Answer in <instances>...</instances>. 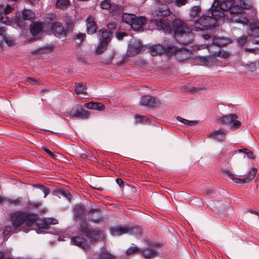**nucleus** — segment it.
<instances>
[{"label": "nucleus", "instance_id": "nucleus-35", "mask_svg": "<svg viewBox=\"0 0 259 259\" xmlns=\"http://www.w3.org/2000/svg\"><path fill=\"white\" fill-rule=\"evenodd\" d=\"M75 93L76 94H86L87 87L83 83H75Z\"/></svg>", "mask_w": 259, "mask_h": 259}, {"label": "nucleus", "instance_id": "nucleus-64", "mask_svg": "<svg viewBox=\"0 0 259 259\" xmlns=\"http://www.w3.org/2000/svg\"><path fill=\"white\" fill-rule=\"evenodd\" d=\"M41 203L40 202L30 203L29 206L32 207H39L41 205Z\"/></svg>", "mask_w": 259, "mask_h": 259}, {"label": "nucleus", "instance_id": "nucleus-50", "mask_svg": "<svg viewBox=\"0 0 259 259\" xmlns=\"http://www.w3.org/2000/svg\"><path fill=\"white\" fill-rule=\"evenodd\" d=\"M243 150L244 153L247 155V157L250 159H253L254 158L253 156V153L252 152L249 151L248 149H240L239 151L241 152Z\"/></svg>", "mask_w": 259, "mask_h": 259}, {"label": "nucleus", "instance_id": "nucleus-46", "mask_svg": "<svg viewBox=\"0 0 259 259\" xmlns=\"http://www.w3.org/2000/svg\"><path fill=\"white\" fill-rule=\"evenodd\" d=\"M111 6V0H104L101 3V7L103 9L108 10Z\"/></svg>", "mask_w": 259, "mask_h": 259}, {"label": "nucleus", "instance_id": "nucleus-13", "mask_svg": "<svg viewBox=\"0 0 259 259\" xmlns=\"http://www.w3.org/2000/svg\"><path fill=\"white\" fill-rule=\"evenodd\" d=\"M155 24L157 29L161 30L166 34L171 33V27L169 22L167 21V19L162 18H155Z\"/></svg>", "mask_w": 259, "mask_h": 259}, {"label": "nucleus", "instance_id": "nucleus-16", "mask_svg": "<svg viewBox=\"0 0 259 259\" xmlns=\"http://www.w3.org/2000/svg\"><path fill=\"white\" fill-rule=\"evenodd\" d=\"M170 11L166 4L159 5L158 7L154 11L153 15H154V18H158L163 17L164 18L170 15Z\"/></svg>", "mask_w": 259, "mask_h": 259}, {"label": "nucleus", "instance_id": "nucleus-11", "mask_svg": "<svg viewBox=\"0 0 259 259\" xmlns=\"http://www.w3.org/2000/svg\"><path fill=\"white\" fill-rule=\"evenodd\" d=\"M159 243L149 244L148 247L140 249V253L146 259H151L157 255L158 252L156 248L159 247Z\"/></svg>", "mask_w": 259, "mask_h": 259}, {"label": "nucleus", "instance_id": "nucleus-7", "mask_svg": "<svg viewBox=\"0 0 259 259\" xmlns=\"http://www.w3.org/2000/svg\"><path fill=\"white\" fill-rule=\"evenodd\" d=\"M164 53L168 56H171L176 54L178 56V59L179 61H183L189 58V52L185 49H180L176 46L170 45L167 46H164Z\"/></svg>", "mask_w": 259, "mask_h": 259}, {"label": "nucleus", "instance_id": "nucleus-47", "mask_svg": "<svg viewBox=\"0 0 259 259\" xmlns=\"http://www.w3.org/2000/svg\"><path fill=\"white\" fill-rule=\"evenodd\" d=\"M5 15V14L0 15V22L4 24L9 25L11 21L9 20L8 18Z\"/></svg>", "mask_w": 259, "mask_h": 259}, {"label": "nucleus", "instance_id": "nucleus-10", "mask_svg": "<svg viewBox=\"0 0 259 259\" xmlns=\"http://www.w3.org/2000/svg\"><path fill=\"white\" fill-rule=\"evenodd\" d=\"M140 105L145 107L154 108L159 107L161 103L156 98L147 95L141 97Z\"/></svg>", "mask_w": 259, "mask_h": 259}, {"label": "nucleus", "instance_id": "nucleus-38", "mask_svg": "<svg viewBox=\"0 0 259 259\" xmlns=\"http://www.w3.org/2000/svg\"><path fill=\"white\" fill-rule=\"evenodd\" d=\"M73 21L70 19H68L65 20L66 28L65 29V33L66 36L70 32L73 31Z\"/></svg>", "mask_w": 259, "mask_h": 259}, {"label": "nucleus", "instance_id": "nucleus-1", "mask_svg": "<svg viewBox=\"0 0 259 259\" xmlns=\"http://www.w3.org/2000/svg\"><path fill=\"white\" fill-rule=\"evenodd\" d=\"M215 3V2L213 3L205 14L195 21L194 26L196 31H204L214 27L218 21L224 16V13L214 6Z\"/></svg>", "mask_w": 259, "mask_h": 259}, {"label": "nucleus", "instance_id": "nucleus-15", "mask_svg": "<svg viewBox=\"0 0 259 259\" xmlns=\"http://www.w3.org/2000/svg\"><path fill=\"white\" fill-rule=\"evenodd\" d=\"M250 36L252 44L259 45V22L255 21L250 25Z\"/></svg>", "mask_w": 259, "mask_h": 259}, {"label": "nucleus", "instance_id": "nucleus-18", "mask_svg": "<svg viewBox=\"0 0 259 259\" xmlns=\"http://www.w3.org/2000/svg\"><path fill=\"white\" fill-rule=\"evenodd\" d=\"M227 132L228 131L226 130L220 128L209 133L208 136L209 138L213 139L214 140L221 142L226 140Z\"/></svg>", "mask_w": 259, "mask_h": 259}, {"label": "nucleus", "instance_id": "nucleus-48", "mask_svg": "<svg viewBox=\"0 0 259 259\" xmlns=\"http://www.w3.org/2000/svg\"><path fill=\"white\" fill-rule=\"evenodd\" d=\"M174 2L176 6L180 7L185 5L188 3V0H175Z\"/></svg>", "mask_w": 259, "mask_h": 259}, {"label": "nucleus", "instance_id": "nucleus-54", "mask_svg": "<svg viewBox=\"0 0 259 259\" xmlns=\"http://www.w3.org/2000/svg\"><path fill=\"white\" fill-rule=\"evenodd\" d=\"M146 48V47L144 46L143 45H140L139 46L135 48L136 54H139L141 52L144 51Z\"/></svg>", "mask_w": 259, "mask_h": 259}, {"label": "nucleus", "instance_id": "nucleus-33", "mask_svg": "<svg viewBox=\"0 0 259 259\" xmlns=\"http://www.w3.org/2000/svg\"><path fill=\"white\" fill-rule=\"evenodd\" d=\"M77 46H80L86 38V34L83 33L78 32L75 33L73 36Z\"/></svg>", "mask_w": 259, "mask_h": 259}, {"label": "nucleus", "instance_id": "nucleus-61", "mask_svg": "<svg viewBox=\"0 0 259 259\" xmlns=\"http://www.w3.org/2000/svg\"><path fill=\"white\" fill-rule=\"evenodd\" d=\"M177 119L179 121H180V122H182V123H184L185 124L188 125V120L186 119L185 118H182V117H180V116H178L177 117Z\"/></svg>", "mask_w": 259, "mask_h": 259}, {"label": "nucleus", "instance_id": "nucleus-55", "mask_svg": "<svg viewBox=\"0 0 259 259\" xmlns=\"http://www.w3.org/2000/svg\"><path fill=\"white\" fill-rule=\"evenodd\" d=\"M15 22L17 25L21 28H23L25 26L23 21H22L20 18H16Z\"/></svg>", "mask_w": 259, "mask_h": 259}, {"label": "nucleus", "instance_id": "nucleus-8", "mask_svg": "<svg viewBox=\"0 0 259 259\" xmlns=\"http://www.w3.org/2000/svg\"><path fill=\"white\" fill-rule=\"evenodd\" d=\"M210 53L212 56L199 57V61L207 66H212L215 63V59L213 56H218L227 59L230 56L229 53L224 51L221 52L220 49L212 51Z\"/></svg>", "mask_w": 259, "mask_h": 259}, {"label": "nucleus", "instance_id": "nucleus-29", "mask_svg": "<svg viewBox=\"0 0 259 259\" xmlns=\"http://www.w3.org/2000/svg\"><path fill=\"white\" fill-rule=\"evenodd\" d=\"M148 48L150 54L153 56L161 55L164 52V46L161 45H153Z\"/></svg>", "mask_w": 259, "mask_h": 259}, {"label": "nucleus", "instance_id": "nucleus-63", "mask_svg": "<svg viewBox=\"0 0 259 259\" xmlns=\"http://www.w3.org/2000/svg\"><path fill=\"white\" fill-rule=\"evenodd\" d=\"M116 182L117 184L121 187H123L124 186V183L123 180L120 178H117L116 179Z\"/></svg>", "mask_w": 259, "mask_h": 259}, {"label": "nucleus", "instance_id": "nucleus-49", "mask_svg": "<svg viewBox=\"0 0 259 259\" xmlns=\"http://www.w3.org/2000/svg\"><path fill=\"white\" fill-rule=\"evenodd\" d=\"M113 58V56L111 55L107 58H102L101 62L106 65L110 64L112 62Z\"/></svg>", "mask_w": 259, "mask_h": 259}, {"label": "nucleus", "instance_id": "nucleus-9", "mask_svg": "<svg viewBox=\"0 0 259 259\" xmlns=\"http://www.w3.org/2000/svg\"><path fill=\"white\" fill-rule=\"evenodd\" d=\"M110 231L111 234L113 236H120L127 233L140 234L141 232V229L139 228L127 225L124 226H117L111 227L110 229Z\"/></svg>", "mask_w": 259, "mask_h": 259}, {"label": "nucleus", "instance_id": "nucleus-37", "mask_svg": "<svg viewBox=\"0 0 259 259\" xmlns=\"http://www.w3.org/2000/svg\"><path fill=\"white\" fill-rule=\"evenodd\" d=\"M70 4L69 0H57L56 7L59 9H64L67 8Z\"/></svg>", "mask_w": 259, "mask_h": 259}, {"label": "nucleus", "instance_id": "nucleus-24", "mask_svg": "<svg viewBox=\"0 0 259 259\" xmlns=\"http://www.w3.org/2000/svg\"><path fill=\"white\" fill-rule=\"evenodd\" d=\"M74 219L83 220V222H86V218L84 216L85 209L81 205H76L73 209Z\"/></svg>", "mask_w": 259, "mask_h": 259}, {"label": "nucleus", "instance_id": "nucleus-12", "mask_svg": "<svg viewBox=\"0 0 259 259\" xmlns=\"http://www.w3.org/2000/svg\"><path fill=\"white\" fill-rule=\"evenodd\" d=\"M90 115V112L85 110L79 104L76 105L70 111V116L73 118L85 119L88 118Z\"/></svg>", "mask_w": 259, "mask_h": 259}, {"label": "nucleus", "instance_id": "nucleus-58", "mask_svg": "<svg viewBox=\"0 0 259 259\" xmlns=\"http://www.w3.org/2000/svg\"><path fill=\"white\" fill-rule=\"evenodd\" d=\"M126 35H127L124 32H118L116 34L117 38L119 40H122L123 38Z\"/></svg>", "mask_w": 259, "mask_h": 259}, {"label": "nucleus", "instance_id": "nucleus-43", "mask_svg": "<svg viewBox=\"0 0 259 259\" xmlns=\"http://www.w3.org/2000/svg\"><path fill=\"white\" fill-rule=\"evenodd\" d=\"M222 171L225 173L230 179L232 180L235 183H238L237 179H238V178L236 177L233 173L230 171V170L228 169H222Z\"/></svg>", "mask_w": 259, "mask_h": 259}, {"label": "nucleus", "instance_id": "nucleus-40", "mask_svg": "<svg viewBox=\"0 0 259 259\" xmlns=\"http://www.w3.org/2000/svg\"><path fill=\"white\" fill-rule=\"evenodd\" d=\"M34 188H38L41 190L44 193V197H46V196L50 193V189L41 184H34L33 185Z\"/></svg>", "mask_w": 259, "mask_h": 259}, {"label": "nucleus", "instance_id": "nucleus-20", "mask_svg": "<svg viewBox=\"0 0 259 259\" xmlns=\"http://www.w3.org/2000/svg\"><path fill=\"white\" fill-rule=\"evenodd\" d=\"M85 22L87 33L90 35L95 33L97 30V25L93 17L89 16Z\"/></svg>", "mask_w": 259, "mask_h": 259}, {"label": "nucleus", "instance_id": "nucleus-32", "mask_svg": "<svg viewBox=\"0 0 259 259\" xmlns=\"http://www.w3.org/2000/svg\"><path fill=\"white\" fill-rule=\"evenodd\" d=\"M135 18H136V16L133 14L124 13L122 16V21L131 26Z\"/></svg>", "mask_w": 259, "mask_h": 259}, {"label": "nucleus", "instance_id": "nucleus-3", "mask_svg": "<svg viewBox=\"0 0 259 259\" xmlns=\"http://www.w3.org/2000/svg\"><path fill=\"white\" fill-rule=\"evenodd\" d=\"M98 34L99 44L96 53L97 54H101L106 50L108 44L113 37V31L102 28L98 30Z\"/></svg>", "mask_w": 259, "mask_h": 259}, {"label": "nucleus", "instance_id": "nucleus-53", "mask_svg": "<svg viewBox=\"0 0 259 259\" xmlns=\"http://www.w3.org/2000/svg\"><path fill=\"white\" fill-rule=\"evenodd\" d=\"M53 49L54 47L53 46H47L42 48L41 50H42L43 52L50 53L53 51Z\"/></svg>", "mask_w": 259, "mask_h": 259}, {"label": "nucleus", "instance_id": "nucleus-45", "mask_svg": "<svg viewBox=\"0 0 259 259\" xmlns=\"http://www.w3.org/2000/svg\"><path fill=\"white\" fill-rule=\"evenodd\" d=\"M135 253H140V248L137 246H131L126 251V254L127 255H131Z\"/></svg>", "mask_w": 259, "mask_h": 259}, {"label": "nucleus", "instance_id": "nucleus-25", "mask_svg": "<svg viewBox=\"0 0 259 259\" xmlns=\"http://www.w3.org/2000/svg\"><path fill=\"white\" fill-rule=\"evenodd\" d=\"M257 172L256 168L252 167L248 172L245 176L244 178H239L237 179L238 184H243L252 180Z\"/></svg>", "mask_w": 259, "mask_h": 259}, {"label": "nucleus", "instance_id": "nucleus-52", "mask_svg": "<svg viewBox=\"0 0 259 259\" xmlns=\"http://www.w3.org/2000/svg\"><path fill=\"white\" fill-rule=\"evenodd\" d=\"M116 23L115 22L109 23L107 25V30L113 31L116 29Z\"/></svg>", "mask_w": 259, "mask_h": 259}, {"label": "nucleus", "instance_id": "nucleus-30", "mask_svg": "<svg viewBox=\"0 0 259 259\" xmlns=\"http://www.w3.org/2000/svg\"><path fill=\"white\" fill-rule=\"evenodd\" d=\"M84 106L89 109L97 110L99 111H102L105 108V106L102 103L99 102H89L85 103Z\"/></svg>", "mask_w": 259, "mask_h": 259}, {"label": "nucleus", "instance_id": "nucleus-51", "mask_svg": "<svg viewBox=\"0 0 259 259\" xmlns=\"http://www.w3.org/2000/svg\"><path fill=\"white\" fill-rule=\"evenodd\" d=\"M240 8L242 9H249L250 7V5L246 4L245 0H240Z\"/></svg>", "mask_w": 259, "mask_h": 259}, {"label": "nucleus", "instance_id": "nucleus-60", "mask_svg": "<svg viewBox=\"0 0 259 259\" xmlns=\"http://www.w3.org/2000/svg\"><path fill=\"white\" fill-rule=\"evenodd\" d=\"M21 198H18V199H14V200H11L10 202L11 203V204H13L15 205H19L21 203Z\"/></svg>", "mask_w": 259, "mask_h": 259}, {"label": "nucleus", "instance_id": "nucleus-34", "mask_svg": "<svg viewBox=\"0 0 259 259\" xmlns=\"http://www.w3.org/2000/svg\"><path fill=\"white\" fill-rule=\"evenodd\" d=\"M22 18L24 20L31 21L35 16V14L31 10L28 9L23 10L22 12Z\"/></svg>", "mask_w": 259, "mask_h": 259}, {"label": "nucleus", "instance_id": "nucleus-21", "mask_svg": "<svg viewBox=\"0 0 259 259\" xmlns=\"http://www.w3.org/2000/svg\"><path fill=\"white\" fill-rule=\"evenodd\" d=\"M71 241L76 245L82 248L87 249L89 247V243L86 238L81 235H78L71 238Z\"/></svg>", "mask_w": 259, "mask_h": 259}, {"label": "nucleus", "instance_id": "nucleus-59", "mask_svg": "<svg viewBox=\"0 0 259 259\" xmlns=\"http://www.w3.org/2000/svg\"><path fill=\"white\" fill-rule=\"evenodd\" d=\"M27 81L29 82H30L32 84L35 85L38 83V80L32 77H27L26 79Z\"/></svg>", "mask_w": 259, "mask_h": 259}, {"label": "nucleus", "instance_id": "nucleus-41", "mask_svg": "<svg viewBox=\"0 0 259 259\" xmlns=\"http://www.w3.org/2000/svg\"><path fill=\"white\" fill-rule=\"evenodd\" d=\"M241 126V122L235 119L232 121L229 126V128L231 131H235L238 129Z\"/></svg>", "mask_w": 259, "mask_h": 259}, {"label": "nucleus", "instance_id": "nucleus-26", "mask_svg": "<svg viewBox=\"0 0 259 259\" xmlns=\"http://www.w3.org/2000/svg\"><path fill=\"white\" fill-rule=\"evenodd\" d=\"M43 28V23L38 22H34L30 25V31L31 34L35 36L39 33Z\"/></svg>", "mask_w": 259, "mask_h": 259}, {"label": "nucleus", "instance_id": "nucleus-4", "mask_svg": "<svg viewBox=\"0 0 259 259\" xmlns=\"http://www.w3.org/2000/svg\"><path fill=\"white\" fill-rule=\"evenodd\" d=\"M171 27V31H173L175 36L180 37L191 34V28L185 22L179 18H176L172 21Z\"/></svg>", "mask_w": 259, "mask_h": 259}, {"label": "nucleus", "instance_id": "nucleus-19", "mask_svg": "<svg viewBox=\"0 0 259 259\" xmlns=\"http://www.w3.org/2000/svg\"><path fill=\"white\" fill-rule=\"evenodd\" d=\"M228 43V40L223 37H214L212 39V44L208 47L209 52L214 51L215 48L220 49V47L224 46Z\"/></svg>", "mask_w": 259, "mask_h": 259}, {"label": "nucleus", "instance_id": "nucleus-5", "mask_svg": "<svg viewBox=\"0 0 259 259\" xmlns=\"http://www.w3.org/2000/svg\"><path fill=\"white\" fill-rule=\"evenodd\" d=\"M78 230L84 234L91 242H97L104 239V233L102 231L97 229L89 228L86 222L81 223Z\"/></svg>", "mask_w": 259, "mask_h": 259}, {"label": "nucleus", "instance_id": "nucleus-14", "mask_svg": "<svg viewBox=\"0 0 259 259\" xmlns=\"http://www.w3.org/2000/svg\"><path fill=\"white\" fill-rule=\"evenodd\" d=\"M57 224H58V221L55 219L48 218L40 220L38 222H36V225L38 228L36 232L40 234L41 233V229H49L50 225H55Z\"/></svg>", "mask_w": 259, "mask_h": 259}, {"label": "nucleus", "instance_id": "nucleus-17", "mask_svg": "<svg viewBox=\"0 0 259 259\" xmlns=\"http://www.w3.org/2000/svg\"><path fill=\"white\" fill-rule=\"evenodd\" d=\"M51 31L56 37L61 38L62 36H66L65 28L63 24L59 22H55L52 24Z\"/></svg>", "mask_w": 259, "mask_h": 259}, {"label": "nucleus", "instance_id": "nucleus-23", "mask_svg": "<svg viewBox=\"0 0 259 259\" xmlns=\"http://www.w3.org/2000/svg\"><path fill=\"white\" fill-rule=\"evenodd\" d=\"M215 7H217L218 9L222 11H227L230 9L231 6L234 4V0H223L221 3L215 1Z\"/></svg>", "mask_w": 259, "mask_h": 259}, {"label": "nucleus", "instance_id": "nucleus-28", "mask_svg": "<svg viewBox=\"0 0 259 259\" xmlns=\"http://www.w3.org/2000/svg\"><path fill=\"white\" fill-rule=\"evenodd\" d=\"M237 118L238 116L236 114H229L228 115L222 116L219 119V122L224 124H230L232 121L236 119Z\"/></svg>", "mask_w": 259, "mask_h": 259}, {"label": "nucleus", "instance_id": "nucleus-42", "mask_svg": "<svg viewBox=\"0 0 259 259\" xmlns=\"http://www.w3.org/2000/svg\"><path fill=\"white\" fill-rule=\"evenodd\" d=\"M201 9L199 6H194L190 11V16L192 18H195L200 13Z\"/></svg>", "mask_w": 259, "mask_h": 259}, {"label": "nucleus", "instance_id": "nucleus-31", "mask_svg": "<svg viewBox=\"0 0 259 259\" xmlns=\"http://www.w3.org/2000/svg\"><path fill=\"white\" fill-rule=\"evenodd\" d=\"M251 24L249 23V33L248 35H242L240 37H239L237 39V43L239 46L242 47L245 44H246L247 42H248L249 41H251L252 43V41L251 40L252 37L250 36V25Z\"/></svg>", "mask_w": 259, "mask_h": 259}, {"label": "nucleus", "instance_id": "nucleus-6", "mask_svg": "<svg viewBox=\"0 0 259 259\" xmlns=\"http://www.w3.org/2000/svg\"><path fill=\"white\" fill-rule=\"evenodd\" d=\"M228 11L234 15L231 18L232 21L244 25L249 24V20L245 16L243 10H241L238 5L235 4L234 1V4Z\"/></svg>", "mask_w": 259, "mask_h": 259}, {"label": "nucleus", "instance_id": "nucleus-22", "mask_svg": "<svg viewBox=\"0 0 259 259\" xmlns=\"http://www.w3.org/2000/svg\"><path fill=\"white\" fill-rule=\"evenodd\" d=\"M146 21L147 18L144 16H140L139 17L136 16V18H135L134 22L132 24V27L133 29L135 31H143V26L146 23Z\"/></svg>", "mask_w": 259, "mask_h": 259}, {"label": "nucleus", "instance_id": "nucleus-56", "mask_svg": "<svg viewBox=\"0 0 259 259\" xmlns=\"http://www.w3.org/2000/svg\"><path fill=\"white\" fill-rule=\"evenodd\" d=\"M42 149L47 153H48L50 156V157L53 158H56V155L54 153L51 152L50 150H49L47 147H43Z\"/></svg>", "mask_w": 259, "mask_h": 259}, {"label": "nucleus", "instance_id": "nucleus-39", "mask_svg": "<svg viewBox=\"0 0 259 259\" xmlns=\"http://www.w3.org/2000/svg\"><path fill=\"white\" fill-rule=\"evenodd\" d=\"M12 232V228L10 226H6L5 227L3 232V235L4 240H7L8 238L10 237L11 235V233Z\"/></svg>", "mask_w": 259, "mask_h": 259}, {"label": "nucleus", "instance_id": "nucleus-44", "mask_svg": "<svg viewBox=\"0 0 259 259\" xmlns=\"http://www.w3.org/2000/svg\"><path fill=\"white\" fill-rule=\"evenodd\" d=\"M135 118L137 123H145L149 120V118L146 116L136 115Z\"/></svg>", "mask_w": 259, "mask_h": 259}, {"label": "nucleus", "instance_id": "nucleus-2", "mask_svg": "<svg viewBox=\"0 0 259 259\" xmlns=\"http://www.w3.org/2000/svg\"><path fill=\"white\" fill-rule=\"evenodd\" d=\"M10 218L13 228L16 229L25 223L28 227L31 226L36 222L37 215L28 211L18 210L10 213Z\"/></svg>", "mask_w": 259, "mask_h": 259}, {"label": "nucleus", "instance_id": "nucleus-57", "mask_svg": "<svg viewBox=\"0 0 259 259\" xmlns=\"http://www.w3.org/2000/svg\"><path fill=\"white\" fill-rule=\"evenodd\" d=\"M3 10L4 11L5 15H7V14L10 13L12 11L13 8L11 6L7 5L5 7V9Z\"/></svg>", "mask_w": 259, "mask_h": 259}, {"label": "nucleus", "instance_id": "nucleus-27", "mask_svg": "<svg viewBox=\"0 0 259 259\" xmlns=\"http://www.w3.org/2000/svg\"><path fill=\"white\" fill-rule=\"evenodd\" d=\"M53 195L60 198L63 197L66 198L69 201H71L72 195L68 190L63 189H56L53 192Z\"/></svg>", "mask_w": 259, "mask_h": 259}, {"label": "nucleus", "instance_id": "nucleus-62", "mask_svg": "<svg viewBox=\"0 0 259 259\" xmlns=\"http://www.w3.org/2000/svg\"><path fill=\"white\" fill-rule=\"evenodd\" d=\"M102 217H99L97 219L90 218V220L91 222L97 224L101 222L102 221Z\"/></svg>", "mask_w": 259, "mask_h": 259}, {"label": "nucleus", "instance_id": "nucleus-36", "mask_svg": "<svg viewBox=\"0 0 259 259\" xmlns=\"http://www.w3.org/2000/svg\"><path fill=\"white\" fill-rule=\"evenodd\" d=\"M105 251H102L98 255L97 259H116V256L109 252H108L105 248Z\"/></svg>", "mask_w": 259, "mask_h": 259}]
</instances>
